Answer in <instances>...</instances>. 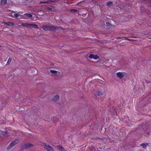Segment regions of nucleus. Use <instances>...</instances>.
<instances>
[{
    "label": "nucleus",
    "mask_w": 151,
    "mask_h": 151,
    "mask_svg": "<svg viewBox=\"0 0 151 151\" xmlns=\"http://www.w3.org/2000/svg\"><path fill=\"white\" fill-rule=\"evenodd\" d=\"M1 4L3 5H4L7 3L6 0H1Z\"/></svg>",
    "instance_id": "15"
},
{
    "label": "nucleus",
    "mask_w": 151,
    "mask_h": 151,
    "mask_svg": "<svg viewBox=\"0 0 151 151\" xmlns=\"http://www.w3.org/2000/svg\"><path fill=\"white\" fill-rule=\"evenodd\" d=\"M24 15L29 17H32V15L30 14L26 13L24 14Z\"/></svg>",
    "instance_id": "18"
},
{
    "label": "nucleus",
    "mask_w": 151,
    "mask_h": 151,
    "mask_svg": "<svg viewBox=\"0 0 151 151\" xmlns=\"http://www.w3.org/2000/svg\"><path fill=\"white\" fill-rule=\"evenodd\" d=\"M50 30L52 29L53 30H59V29L64 30V29L61 27H59L57 26H55L53 25L50 26Z\"/></svg>",
    "instance_id": "7"
},
{
    "label": "nucleus",
    "mask_w": 151,
    "mask_h": 151,
    "mask_svg": "<svg viewBox=\"0 0 151 151\" xmlns=\"http://www.w3.org/2000/svg\"><path fill=\"white\" fill-rule=\"evenodd\" d=\"M107 5L110 6L113 5V3L112 1H109L106 3Z\"/></svg>",
    "instance_id": "17"
},
{
    "label": "nucleus",
    "mask_w": 151,
    "mask_h": 151,
    "mask_svg": "<svg viewBox=\"0 0 151 151\" xmlns=\"http://www.w3.org/2000/svg\"><path fill=\"white\" fill-rule=\"evenodd\" d=\"M42 29L45 31L50 30V26L49 25H45L42 27Z\"/></svg>",
    "instance_id": "9"
},
{
    "label": "nucleus",
    "mask_w": 151,
    "mask_h": 151,
    "mask_svg": "<svg viewBox=\"0 0 151 151\" xmlns=\"http://www.w3.org/2000/svg\"><path fill=\"white\" fill-rule=\"evenodd\" d=\"M104 93L102 92L98 91L96 92L95 94L98 96H102L103 95Z\"/></svg>",
    "instance_id": "11"
},
{
    "label": "nucleus",
    "mask_w": 151,
    "mask_h": 151,
    "mask_svg": "<svg viewBox=\"0 0 151 151\" xmlns=\"http://www.w3.org/2000/svg\"><path fill=\"white\" fill-rule=\"evenodd\" d=\"M51 73L55 76H58L60 74V73L59 71L56 70H51L50 71Z\"/></svg>",
    "instance_id": "6"
},
{
    "label": "nucleus",
    "mask_w": 151,
    "mask_h": 151,
    "mask_svg": "<svg viewBox=\"0 0 151 151\" xmlns=\"http://www.w3.org/2000/svg\"><path fill=\"white\" fill-rule=\"evenodd\" d=\"M58 148L61 151H66L63 147L60 145L58 146Z\"/></svg>",
    "instance_id": "14"
},
{
    "label": "nucleus",
    "mask_w": 151,
    "mask_h": 151,
    "mask_svg": "<svg viewBox=\"0 0 151 151\" xmlns=\"http://www.w3.org/2000/svg\"><path fill=\"white\" fill-rule=\"evenodd\" d=\"M47 9L50 10H52V9L50 7H48Z\"/></svg>",
    "instance_id": "26"
},
{
    "label": "nucleus",
    "mask_w": 151,
    "mask_h": 151,
    "mask_svg": "<svg viewBox=\"0 0 151 151\" xmlns=\"http://www.w3.org/2000/svg\"><path fill=\"white\" fill-rule=\"evenodd\" d=\"M22 25L27 28H38L37 25L36 24L28 23H22Z\"/></svg>",
    "instance_id": "1"
},
{
    "label": "nucleus",
    "mask_w": 151,
    "mask_h": 151,
    "mask_svg": "<svg viewBox=\"0 0 151 151\" xmlns=\"http://www.w3.org/2000/svg\"><path fill=\"white\" fill-rule=\"evenodd\" d=\"M56 1V0H50L48 1V2H49L48 4H50V2H54Z\"/></svg>",
    "instance_id": "24"
},
{
    "label": "nucleus",
    "mask_w": 151,
    "mask_h": 151,
    "mask_svg": "<svg viewBox=\"0 0 151 151\" xmlns=\"http://www.w3.org/2000/svg\"><path fill=\"white\" fill-rule=\"evenodd\" d=\"M89 57L91 59H93L95 60L99 58V57L97 55H94L93 54H90Z\"/></svg>",
    "instance_id": "8"
},
{
    "label": "nucleus",
    "mask_w": 151,
    "mask_h": 151,
    "mask_svg": "<svg viewBox=\"0 0 151 151\" xmlns=\"http://www.w3.org/2000/svg\"><path fill=\"white\" fill-rule=\"evenodd\" d=\"M12 60V58H9L7 62L6 65H9Z\"/></svg>",
    "instance_id": "19"
},
{
    "label": "nucleus",
    "mask_w": 151,
    "mask_h": 151,
    "mask_svg": "<svg viewBox=\"0 0 151 151\" xmlns=\"http://www.w3.org/2000/svg\"><path fill=\"white\" fill-rule=\"evenodd\" d=\"M4 23L9 26H13L14 25V23H13V22H4Z\"/></svg>",
    "instance_id": "13"
},
{
    "label": "nucleus",
    "mask_w": 151,
    "mask_h": 151,
    "mask_svg": "<svg viewBox=\"0 0 151 151\" xmlns=\"http://www.w3.org/2000/svg\"><path fill=\"white\" fill-rule=\"evenodd\" d=\"M6 134L5 132L2 131H0V137L3 136Z\"/></svg>",
    "instance_id": "16"
},
{
    "label": "nucleus",
    "mask_w": 151,
    "mask_h": 151,
    "mask_svg": "<svg viewBox=\"0 0 151 151\" xmlns=\"http://www.w3.org/2000/svg\"><path fill=\"white\" fill-rule=\"evenodd\" d=\"M47 3L48 4L49 2H48V1H40V4H46Z\"/></svg>",
    "instance_id": "22"
},
{
    "label": "nucleus",
    "mask_w": 151,
    "mask_h": 151,
    "mask_svg": "<svg viewBox=\"0 0 151 151\" xmlns=\"http://www.w3.org/2000/svg\"><path fill=\"white\" fill-rule=\"evenodd\" d=\"M106 25L108 27H110L111 24L109 22H107L106 23Z\"/></svg>",
    "instance_id": "20"
},
{
    "label": "nucleus",
    "mask_w": 151,
    "mask_h": 151,
    "mask_svg": "<svg viewBox=\"0 0 151 151\" xmlns=\"http://www.w3.org/2000/svg\"><path fill=\"white\" fill-rule=\"evenodd\" d=\"M1 47V46L0 45V47Z\"/></svg>",
    "instance_id": "28"
},
{
    "label": "nucleus",
    "mask_w": 151,
    "mask_h": 151,
    "mask_svg": "<svg viewBox=\"0 0 151 151\" xmlns=\"http://www.w3.org/2000/svg\"><path fill=\"white\" fill-rule=\"evenodd\" d=\"M130 37H128V38L125 37H122L118 38L119 39H122V40H124V39H125V40H127L129 41H134L136 40L134 39H132L130 38Z\"/></svg>",
    "instance_id": "10"
},
{
    "label": "nucleus",
    "mask_w": 151,
    "mask_h": 151,
    "mask_svg": "<svg viewBox=\"0 0 151 151\" xmlns=\"http://www.w3.org/2000/svg\"><path fill=\"white\" fill-rule=\"evenodd\" d=\"M59 99V96L58 95H55L53 98V100L54 101H57Z\"/></svg>",
    "instance_id": "12"
},
{
    "label": "nucleus",
    "mask_w": 151,
    "mask_h": 151,
    "mask_svg": "<svg viewBox=\"0 0 151 151\" xmlns=\"http://www.w3.org/2000/svg\"><path fill=\"white\" fill-rule=\"evenodd\" d=\"M43 145L45 146V149L47 151H54V150L52 147L47 144L43 143Z\"/></svg>",
    "instance_id": "2"
},
{
    "label": "nucleus",
    "mask_w": 151,
    "mask_h": 151,
    "mask_svg": "<svg viewBox=\"0 0 151 151\" xmlns=\"http://www.w3.org/2000/svg\"><path fill=\"white\" fill-rule=\"evenodd\" d=\"M126 74L125 73L118 72L116 74V75L119 78H123Z\"/></svg>",
    "instance_id": "5"
},
{
    "label": "nucleus",
    "mask_w": 151,
    "mask_h": 151,
    "mask_svg": "<svg viewBox=\"0 0 151 151\" xmlns=\"http://www.w3.org/2000/svg\"><path fill=\"white\" fill-rule=\"evenodd\" d=\"M131 37L135 38V37H133V36H132V37Z\"/></svg>",
    "instance_id": "27"
},
{
    "label": "nucleus",
    "mask_w": 151,
    "mask_h": 151,
    "mask_svg": "<svg viewBox=\"0 0 151 151\" xmlns=\"http://www.w3.org/2000/svg\"><path fill=\"white\" fill-rule=\"evenodd\" d=\"M70 11L72 13L73 12H77V10L76 9H71L70 10Z\"/></svg>",
    "instance_id": "23"
},
{
    "label": "nucleus",
    "mask_w": 151,
    "mask_h": 151,
    "mask_svg": "<svg viewBox=\"0 0 151 151\" xmlns=\"http://www.w3.org/2000/svg\"><path fill=\"white\" fill-rule=\"evenodd\" d=\"M140 145L142 146L143 148H145L147 147L146 145L144 143H143L141 144Z\"/></svg>",
    "instance_id": "21"
},
{
    "label": "nucleus",
    "mask_w": 151,
    "mask_h": 151,
    "mask_svg": "<svg viewBox=\"0 0 151 151\" xmlns=\"http://www.w3.org/2000/svg\"><path fill=\"white\" fill-rule=\"evenodd\" d=\"M16 141V140H15L12 142L7 147V149H10L11 148H12L14 145H16L19 142H17Z\"/></svg>",
    "instance_id": "4"
},
{
    "label": "nucleus",
    "mask_w": 151,
    "mask_h": 151,
    "mask_svg": "<svg viewBox=\"0 0 151 151\" xmlns=\"http://www.w3.org/2000/svg\"><path fill=\"white\" fill-rule=\"evenodd\" d=\"M33 145L30 143H26L22 145V147L23 149H25L33 147Z\"/></svg>",
    "instance_id": "3"
},
{
    "label": "nucleus",
    "mask_w": 151,
    "mask_h": 151,
    "mask_svg": "<svg viewBox=\"0 0 151 151\" xmlns=\"http://www.w3.org/2000/svg\"><path fill=\"white\" fill-rule=\"evenodd\" d=\"M19 15L18 14H14V16L16 18H17Z\"/></svg>",
    "instance_id": "25"
}]
</instances>
